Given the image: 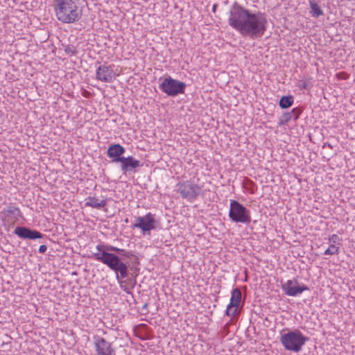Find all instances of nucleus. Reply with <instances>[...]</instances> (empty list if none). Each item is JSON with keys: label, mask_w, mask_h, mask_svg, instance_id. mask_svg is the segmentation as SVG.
Listing matches in <instances>:
<instances>
[{"label": "nucleus", "mask_w": 355, "mask_h": 355, "mask_svg": "<svg viewBox=\"0 0 355 355\" xmlns=\"http://www.w3.org/2000/svg\"><path fill=\"white\" fill-rule=\"evenodd\" d=\"M228 24L243 36L255 39L264 35L268 19L265 13L252 12L234 2L229 10Z\"/></svg>", "instance_id": "obj_1"}, {"label": "nucleus", "mask_w": 355, "mask_h": 355, "mask_svg": "<svg viewBox=\"0 0 355 355\" xmlns=\"http://www.w3.org/2000/svg\"><path fill=\"white\" fill-rule=\"evenodd\" d=\"M53 9L58 21L64 24L78 21L83 15L82 8L73 0H53Z\"/></svg>", "instance_id": "obj_2"}, {"label": "nucleus", "mask_w": 355, "mask_h": 355, "mask_svg": "<svg viewBox=\"0 0 355 355\" xmlns=\"http://www.w3.org/2000/svg\"><path fill=\"white\" fill-rule=\"evenodd\" d=\"M92 257L95 260L107 266L111 270L115 272L116 278H125L128 276V266L127 263L122 261L121 258L114 253H93Z\"/></svg>", "instance_id": "obj_3"}, {"label": "nucleus", "mask_w": 355, "mask_h": 355, "mask_svg": "<svg viewBox=\"0 0 355 355\" xmlns=\"http://www.w3.org/2000/svg\"><path fill=\"white\" fill-rule=\"evenodd\" d=\"M309 338L304 336L298 329L290 331L283 334L280 338V342L286 350L299 352Z\"/></svg>", "instance_id": "obj_4"}, {"label": "nucleus", "mask_w": 355, "mask_h": 355, "mask_svg": "<svg viewBox=\"0 0 355 355\" xmlns=\"http://www.w3.org/2000/svg\"><path fill=\"white\" fill-rule=\"evenodd\" d=\"M229 217L235 223L248 224L251 221L250 210L235 200H230Z\"/></svg>", "instance_id": "obj_5"}, {"label": "nucleus", "mask_w": 355, "mask_h": 355, "mask_svg": "<svg viewBox=\"0 0 355 355\" xmlns=\"http://www.w3.org/2000/svg\"><path fill=\"white\" fill-rule=\"evenodd\" d=\"M186 84L171 76L165 78L159 84V89L168 96H176L185 92Z\"/></svg>", "instance_id": "obj_6"}, {"label": "nucleus", "mask_w": 355, "mask_h": 355, "mask_svg": "<svg viewBox=\"0 0 355 355\" xmlns=\"http://www.w3.org/2000/svg\"><path fill=\"white\" fill-rule=\"evenodd\" d=\"M176 191L182 198L193 202L201 192V187L190 181L180 182L176 185Z\"/></svg>", "instance_id": "obj_7"}, {"label": "nucleus", "mask_w": 355, "mask_h": 355, "mask_svg": "<svg viewBox=\"0 0 355 355\" xmlns=\"http://www.w3.org/2000/svg\"><path fill=\"white\" fill-rule=\"evenodd\" d=\"M159 222L155 218V215L148 212L144 216L135 217L133 227L140 229L144 235H150V232L155 230Z\"/></svg>", "instance_id": "obj_8"}, {"label": "nucleus", "mask_w": 355, "mask_h": 355, "mask_svg": "<svg viewBox=\"0 0 355 355\" xmlns=\"http://www.w3.org/2000/svg\"><path fill=\"white\" fill-rule=\"evenodd\" d=\"M93 343L96 355H116V348L113 343L105 338L94 335Z\"/></svg>", "instance_id": "obj_9"}, {"label": "nucleus", "mask_w": 355, "mask_h": 355, "mask_svg": "<svg viewBox=\"0 0 355 355\" xmlns=\"http://www.w3.org/2000/svg\"><path fill=\"white\" fill-rule=\"evenodd\" d=\"M96 249L97 250L96 253H103V252L107 253H112L111 252H114L116 253V255H118L119 257L121 256L128 259H133L136 263H139V258L135 255L132 251H127L124 249L119 248L115 246L104 244L97 245Z\"/></svg>", "instance_id": "obj_10"}, {"label": "nucleus", "mask_w": 355, "mask_h": 355, "mask_svg": "<svg viewBox=\"0 0 355 355\" xmlns=\"http://www.w3.org/2000/svg\"><path fill=\"white\" fill-rule=\"evenodd\" d=\"M0 214L3 221L8 225H14L21 217L19 209L12 204L8 205Z\"/></svg>", "instance_id": "obj_11"}, {"label": "nucleus", "mask_w": 355, "mask_h": 355, "mask_svg": "<svg viewBox=\"0 0 355 355\" xmlns=\"http://www.w3.org/2000/svg\"><path fill=\"white\" fill-rule=\"evenodd\" d=\"M116 74L114 71V65L105 64L100 65L96 69V79L105 83H112L115 78Z\"/></svg>", "instance_id": "obj_12"}, {"label": "nucleus", "mask_w": 355, "mask_h": 355, "mask_svg": "<svg viewBox=\"0 0 355 355\" xmlns=\"http://www.w3.org/2000/svg\"><path fill=\"white\" fill-rule=\"evenodd\" d=\"M282 288L285 293L289 296H296L303 291L309 290V288L304 284L299 286L296 279L288 280L282 284Z\"/></svg>", "instance_id": "obj_13"}, {"label": "nucleus", "mask_w": 355, "mask_h": 355, "mask_svg": "<svg viewBox=\"0 0 355 355\" xmlns=\"http://www.w3.org/2000/svg\"><path fill=\"white\" fill-rule=\"evenodd\" d=\"M14 233L22 239L34 240L37 239H42L44 236V234L39 231L31 230L29 227L24 226L17 227Z\"/></svg>", "instance_id": "obj_14"}, {"label": "nucleus", "mask_w": 355, "mask_h": 355, "mask_svg": "<svg viewBox=\"0 0 355 355\" xmlns=\"http://www.w3.org/2000/svg\"><path fill=\"white\" fill-rule=\"evenodd\" d=\"M241 291L238 288H234L232 291V297L230 302L228 304L225 315L227 316H233L236 312V309L239 306L241 301Z\"/></svg>", "instance_id": "obj_15"}, {"label": "nucleus", "mask_w": 355, "mask_h": 355, "mask_svg": "<svg viewBox=\"0 0 355 355\" xmlns=\"http://www.w3.org/2000/svg\"><path fill=\"white\" fill-rule=\"evenodd\" d=\"M120 163L121 169L123 174H127L130 172L135 173L137 168L142 166L140 162L132 156L124 157Z\"/></svg>", "instance_id": "obj_16"}, {"label": "nucleus", "mask_w": 355, "mask_h": 355, "mask_svg": "<svg viewBox=\"0 0 355 355\" xmlns=\"http://www.w3.org/2000/svg\"><path fill=\"white\" fill-rule=\"evenodd\" d=\"M125 148L119 144L110 145L107 150V155L112 159V162H120L124 157Z\"/></svg>", "instance_id": "obj_17"}, {"label": "nucleus", "mask_w": 355, "mask_h": 355, "mask_svg": "<svg viewBox=\"0 0 355 355\" xmlns=\"http://www.w3.org/2000/svg\"><path fill=\"white\" fill-rule=\"evenodd\" d=\"M107 205V200H99L95 197L89 196L86 199L85 207H89L94 209H101Z\"/></svg>", "instance_id": "obj_18"}, {"label": "nucleus", "mask_w": 355, "mask_h": 355, "mask_svg": "<svg viewBox=\"0 0 355 355\" xmlns=\"http://www.w3.org/2000/svg\"><path fill=\"white\" fill-rule=\"evenodd\" d=\"M294 102L293 96L291 95L282 96L279 102V105L282 109H287L292 106Z\"/></svg>", "instance_id": "obj_19"}, {"label": "nucleus", "mask_w": 355, "mask_h": 355, "mask_svg": "<svg viewBox=\"0 0 355 355\" xmlns=\"http://www.w3.org/2000/svg\"><path fill=\"white\" fill-rule=\"evenodd\" d=\"M309 5L311 8L310 13L313 17H318L324 15L322 10L314 1H309Z\"/></svg>", "instance_id": "obj_20"}, {"label": "nucleus", "mask_w": 355, "mask_h": 355, "mask_svg": "<svg viewBox=\"0 0 355 355\" xmlns=\"http://www.w3.org/2000/svg\"><path fill=\"white\" fill-rule=\"evenodd\" d=\"M293 119L292 113L284 112L279 119L278 124L279 125H286Z\"/></svg>", "instance_id": "obj_21"}, {"label": "nucleus", "mask_w": 355, "mask_h": 355, "mask_svg": "<svg viewBox=\"0 0 355 355\" xmlns=\"http://www.w3.org/2000/svg\"><path fill=\"white\" fill-rule=\"evenodd\" d=\"M339 253V247L336 246L334 244H330L329 247L324 251L325 255H333V254H338Z\"/></svg>", "instance_id": "obj_22"}, {"label": "nucleus", "mask_w": 355, "mask_h": 355, "mask_svg": "<svg viewBox=\"0 0 355 355\" xmlns=\"http://www.w3.org/2000/svg\"><path fill=\"white\" fill-rule=\"evenodd\" d=\"M302 112V110L300 107H295L291 110V113H292L294 121H297L299 119Z\"/></svg>", "instance_id": "obj_23"}, {"label": "nucleus", "mask_w": 355, "mask_h": 355, "mask_svg": "<svg viewBox=\"0 0 355 355\" xmlns=\"http://www.w3.org/2000/svg\"><path fill=\"white\" fill-rule=\"evenodd\" d=\"M340 241V239L337 234H332L329 239V242L331 244L335 245L336 243H339V241Z\"/></svg>", "instance_id": "obj_24"}, {"label": "nucleus", "mask_w": 355, "mask_h": 355, "mask_svg": "<svg viewBox=\"0 0 355 355\" xmlns=\"http://www.w3.org/2000/svg\"><path fill=\"white\" fill-rule=\"evenodd\" d=\"M65 52L67 54L75 55L76 53V50L75 49H73V47L67 46L65 49Z\"/></svg>", "instance_id": "obj_25"}, {"label": "nucleus", "mask_w": 355, "mask_h": 355, "mask_svg": "<svg viewBox=\"0 0 355 355\" xmlns=\"http://www.w3.org/2000/svg\"><path fill=\"white\" fill-rule=\"evenodd\" d=\"M47 250V247L45 245H41L39 248V252L40 253H44Z\"/></svg>", "instance_id": "obj_26"}, {"label": "nucleus", "mask_w": 355, "mask_h": 355, "mask_svg": "<svg viewBox=\"0 0 355 355\" xmlns=\"http://www.w3.org/2000/svg\"><path fill=\"white\" fill-rule=\"evenodd\" d=\"M306 83L305 82H302L300 85V87L302 89H306Z\"/></svg>", "instance_id": "obj_27"}, {"label": "nucleus", "mask_w": 355, "mask_h": 355, "mask_svg": "<svg viewBox=\"0 0 355 355\" xmlns=\"http://www.w3.org/2000/svg\"><path fill=\"white\" fill-rule=\"evenodd\" d=\"M216 8H217V5L216 4H214L212 7V10L213 12H216Z\"/></svg>", "instance_id": "obj_28"}, {"label": "nucleus", "mask_w": 355, "mask_h": 355, "mask_svg": "<svg viewBox=\"0 0 355 355\" xmlns=\"http://www.w3.org/2000/svg\"><path fill=\"white\" fill-rule=\"evenodd\" d=\"M147 308V304H145L144 306H143V309H146Z\"/></svg>", "instance_id": "obj_29"}, {"label": "nucleus", "mask_w": 355, "mask_h": 355, "mask_svg": "<svg viewBox=\"0 0 355 355\" xmlns=\"http://www.w3.org/2000/svg\"><path fill=\"white\" fill-rule=\"evenodd\" d=\"M123 290H124V291H125L127 292V293H130L129 291H126V288H125Z\"/></svg>", "instance_id": "obj_30"}]
</instances>
